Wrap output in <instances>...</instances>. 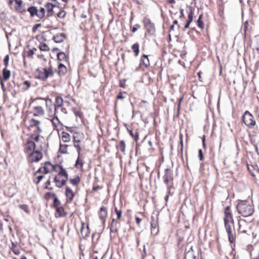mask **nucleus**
Wrapping results in <instances>:
<instances>
[{
  "instance_id": "57",
  "label": "nucleus",
  "mask_w": 259,
  "mask_h": 259,
  "mask_svg": "<svg viewBox=\"0 0 259 259\" xmlns=\"http://www.w3.org/2000/svg\"><path fill=\"white\" fill-rule=\"evenodd\" d=\"M123 94H126V92H120L116 96V100H123L125 98Z\"/></svg>"
},
{
  "instance_id": "21",
  "label": "nucleus",
  "mask_w": 259,
  "mask_h": 259,
  "mask_svg": "<svg viewBox=\"0 0 259 259\" xmlns=\"http://www.w3.org/2000/svg\"><path fill=\"white\" fill-rule=\"evenodd\" d=\"M77 157L74 166L78 169L82 170L83 166L85 163L84 156L81 153V151H77Z\"/></svg>"
},
{
  "instance_id": "31",
  "label": "nucleus",
  "mask_w": 259,
  "mask_h": 259,
  "mask_svg": "<svg viewBox=\"0 0 259 259\" xmlns=\"http://www.w3.org/2000/svg\"><path fill=\"white\" fill-rule=\"evenodd\" d=\"M189 11L188 13V20H187L186 24L184 26V30L189 27L190 24L193 21L194 18V10L191 7H189Z\"/></svg>"
},
{
  "instance_id": "35",
  "label": "nucleus",
  "mask_w": 259,
  "mask_h": 259,
  "mask_svg": "<svg viewBox=\"0 0 259 259\" xmlns=\"http://www.w3.org/2000/svg\"><path fill=\"white\" fill-rule=\"evenodd\" d=\"M70 146H71V145L59 142V152L61 154H68V148Z\"/></svg>"
},
{
  "instance_id": "47",
  "label": "nucleus",
  "mask_w": 259,
  "mask_h": 259,
  "mask_svg": "<svg viewBox=\"0 0 259 259\" xmlns=\"http://www.w3.org/2000/svg\"><path fill=\"white\" fill-rule=\"evenodd\" d=\"M38 48L42 52H49L50 50L49 46L46 42H39Z\"/></svg>"
},
{
  "instance_id": "39",
  "label": "nucleus",
  "mask_w": 259,
  "mask_h": 259,
  "mask_svg": "<svg viewBox=\"0 0 259 259\" xmlns=\"http://www.w3.org/2000/svg\"><path fill=\"white\" fill-rule=\"evenodd\" d=\"M63 100L62 98L59 95H57L55 97V102L54 103L55 107L59 110V108L63 105Z\"/></svg>"
},
{
  "instance_id": "33",
  "label": "nucleus",
  "mask_w": 259,
  "mask_h": 259,
  "mask_svg": "<svg viewBox=\"0 0 259 259\" xmlns=\"http://www.w3.org/2000/svg\"><path fill=\"white\" fill-rule=\"evenodd\" d=\"M90 231L88 225H86L85 223L81 222L80 228V234L82 237H86L89 236Z\"/></svg>"
},
{
  "instance_id": "6",
  "label": "nucleus",
  "mask_w": 259,
  "mask_h": 259,
  "mask_svg": "<svg viewBox=\"0 0 259 259\" xmlns=\"http://www.w3.org/2000/svg\"><path fill=\"white\" fill-rule=\"evenodd\" d=\"M67 132L72 134L73 144L77 151H82L80 143L84 139V135L82 132L75 131L74 128L70 126H65Z\"/></svg>"
},
{
  "instance_id": "42",
  "label": "nucleus",
  "mask_w": 259,
  "mask_h": 259,
  "mask_svg": "<svg viewBox=\"0 0 259 259\" xmlns=\"http://www.w3.org/2000/svg\"><path fill=\"white\" fill-rule=\"evenodd\" d=\"M151 230H156V233H157L158 230V222L157 220L154 219V218L152 217L151 218V221L150 223Z\"/></svg>"
},
{
  "instance_id": "48",
  "label": "nucleus",
  "mask_w": 259,
  "mask_h": 259,
  "mask_svg": "<svg viewBox=\"0 0 259 259\" xmlns=\"http://www.w3.org/2000/svg\"><path fill=\"white\" fill-rule=\"evenodd\" d=\"M57 59L60 61H67V57L64 52H60L57 54Z\"/></svg>"
},
{
  "instance_id": "23",
  "label": "nucleus",
  "mask_w": 259,
  "mask_h": 259,
  "mask_svg": "<svg viewBox=\"0 0 259 259\" xmlns=\"http://www.w3.org/2000/svg\"><path fill=\"white\" fill-rule=\"evenodd\" d=\"M185 259H198V253L194 251L192 246L186 249Z\"/></svg>"
},
{
  "instance_id": "61",
  "label": "nucleus",
  "mask_w": 259,
  "mask_h": 259,
  "mask_svg": "<svg viewBox=\"0 0 259 259\" xmlns=\"http://www.w3.org/2000/svg\"><path fill=\"white\" fill-rule=\"evenodd\" d=\"M141 27V26L139 24H135L133 28L131 29V31L133 33L135 32L138 29Z\"/></svg>"
},
{
  "instance_id": "10",
  "label": "nucleus",
  "mask_w": 259,
  "mask_h": 259,
  "mask_svg": "<svg viewBox=\"0 0 259 259\" xmlns=\"http://www.w3.org/2000/svg\"><path fill=\"white\" fill-rule=\"evenodd\" d=\"M230 246L233 250L236 247V233L234 225H224Z\"/></svg>"
},
{
  "instance_id": "53",
  "label": "nucleus",
  "mask_w": 259,
  "mask_h": 259,
  "mask_svg": "<svg viewBox=\"0 0 259 259\" xmlns=\"http://www.w3.org/2000/svg\"><path fill=\"white\" fill-rule=\"evenodd\" d=\"M68 111L66 108L63 105L61 106V107L59 108V114L62 115L63 117L64 115L67 114Z\"/></svg>"
},
{
  "instance_id": "4",
  "label": "nucleus",
  "mask_w": 259,
  "mask_h": 259,
  "mask_svg": "<svg viewBox=\"0 0 259 259\" xmlns=\"http://www.w3.org/2000/svg\"><path fill=\"white\" fill-rule=\"evenodd\" d=\"M57 167L58 169L55 171L57 174L54 177L53 182L57 187L61 188L66 185L69 176L67 170L62 165H61Z\"/></svg>"
},
{
  "instance_id": "37",
  "label": "nucleus",
  "mask_w": 259,
  "mask_h": 259,
  "mask_svg": "<svg viewBox=\"0 0 259 259\" xmlns=\"http://www.w3.org/2000/svg\"><path fill=\"white\" fill-rule=\"evenodd\" d=\"M168 2L169 4L170 5V9L169 10V12L171 14H175L177 13V10H178L179 7L178 6L176 5V1L175 0H168Z\"/></svg>"
},
{
  "instance_id": "38",
  "label": "nucleus",
  "mask_w": 259,
  "mask_h": 259,
  "mask_svg": "<svg viewBox=\"0 0 259 259\" xmlns=\"http://www.w3.org/2000/svg\"><path fill=\"white\" fill-rule=\"evenodd\" d=\"M2 78H0V80H3L4 81H6L9 79L11 76V71L8 70L7 68L5 67L2 71Z\"/></svg>"
},
{
  "instance_id": "5",
  "label": "nucleus",
  "mask_w": 259,
  "mask_h": 259,
  "mask_svg": "<svg viewBox=\"0 0 259 259\" xmlns=\"http://www.w3.org/2000/svg\"><path fill=\"white\" fill-rule=\"evenodd\" d=\"M54 73L55 71L51 62H49L48 66L45 68L39 67L35 71V77L42 81H46L48 78L53 77Z\"/></svg>"
},
{
  "instance_id": "54",
  "label": "nucleus",
  "mask_w": 259,
  "mask_h": 259,
  "mask_svg": "<svg viewBox=\"0 0 259 259\" xmlns=\"http://www.w3.org/2000/svg\"><path fill=\"white\" fill-rule=\"evenodd\" d=\"M103 188L102 186L97 185L96 183L93 184V188L92 189V192H94L96 191H98Z\"/></svg>"
},
{
  "instance_id": "25",
  "label": "nucleus",
  "mask_w": 259,
  "mask_h": 259,
  "mask_svg": "<svg viewBox=\"0 0 259 259\" xmlns=\"http://www.w3.org/2000/svg\"><path fill=\"white\" fill-rule=\"evenodd\" d=\"M45 174L39 168L33 175V182L38 185L40 181L44 178Z\"/></svg>"
},
{
  "instance_id": "24",
  "label": "nucleus",
  "mask_w": 259,
  "mask_h": 259,
  "mask_svg": "<svg viewBox=\"0 0 259 259\" xmlns=\"http://www.w3.org/2000/svg\"><path fill=\"white\" fill-rule=\"evenodd\" d=\"M17 87L19 89L20 91L22 92H25L28 90L33 84L30 80H24L22 82H17L16 84Z\"/></svg>"
},
{
  "instance_id": "44",
  "label": "nucleus",
  "mask_w": 259,
  "mask_h": 259,
  "mask_svg": "<svg viewBox=\"0 0 259 259\" xmlns=\"http://www.w3.org/2000/svg\"><path fill=\"white\" fill-rule=\"evenodd\" d=\"M44 198L46 200L53 199V202H55V200L56 199H57V200H59V198L56 196V195L55 193L52 192H47L44 195Z\"/></svg>"
},
{
  "instance_id": "13",
  "label": "nucleus",
  "mask_w": 259,
  "mask_h": 259,
  "mask_svg": "<svg viewBox=\"0 0 259 259\" xmlns=\"http://www.w3.org/2000/svg\"><path fill=\"white\" fill-rule=\"evenodd\" d=\"M242 120L249 128H253L256 125L254 117L248 111H245L242 116Z\"/></svg>"
},
{
  "instance_id": "3",
  "label": "nucleus",
  "mask_w": 259,
  "mask_h": 259,
  "mask_svg": "<svg viewBox=\"0 0 259 259\" xmlns=\"http://www.w3.org/2000/svg\"><path fill=\"white\" fill-rule=\"evenodd\" d=\"M236 202V209L238 214L244 218L250 217L253 215L254 208L252 202L248 200L240 199Z\"/></svg>"
},
{
  "instance_id": "51",
  "label": "nucleus",
  "mask_w": 259,
  "mask_h": 259,
  "mask_svg": "<svg viewBox=\"0 0 259 259\" xmlns=\"http://www.w3.org/2000/svg\"><path fill=\"white\" fill-rule=\"evenodd\" d=\"M66 15V12L65 10L61 9L57 13V17L60 19H63Z\"/></svg>"
},
{
  "instance_id": "27",
  "label": "nucleus",
  "mask_w": 259,
  "mask_h": 259,
  "mask_svg": "<svg viewBox=\"0 0 259 259\" xmlns=\"http://www.w3.org/2000/svg\"><path fill=\"white\" fill-rule=\"evenodd\" d=\"M110 231L112 233H117L120 227V221L113 218L109 225Z\"/></svg>"
},
{
  "instance_id": "19",
  "label": "nucleus",
  "mask_w": 259,
  "mask_h": 259,
  "mask_svg": "<svg viewBox=\"0 0 259 259\" xmlns=\"http://www.w3.org/2000/svg\"><path fill=\"white\" fill-rule=\"evenodd\" d=\"M59 117L63 118V116L58 113L49 118L54 130H58L59 126L63 125V123L61 121Z\"/></svg>"
},
{
  "instance_id": "12",
  "label": "nucleus",
  "mask_w": 259,
  "mask_h": 259,
  "mask_svg": "<svg viewBox=\"0 0 259 259\" xmlns=\"http://www.w3.org/2000/svg\"><path fill=\"white\" fill-rule=\"evenodd\" d=\"M163 180V183L166 186V189L174 188V177L172 170L170 168H167L164 169Z\"/></svg>"
},
{
  "instance_id": "17",
  "label": "nucleus",
  "mask_w": 259,
  "mask_h": 259,
  "mask_svg": "<svg viewBox=\"0 0 259 259\" xmlns=\"http://www.w3.org/2000/svg\"><path fill=\"white\" fill-rule=\"evenodd\" d=\"M150 66V61L148 56L146 55H143L141 56L140 63L138 67L136 68V70L145 71Z\"/></svg>"
},
{
  "instance_id": "1",
  "label": "nucleus",
  "mask_w": 259,
  "mask_h": 259,
  "mask_svg": "<svg viewBox=\"0 0 259 259\" xmlns=\"http://www.w3.org/2000/svg\"><path fill=\"white\" fill-rule=\"evenodd\" d=\"M40 125L41 122L38 120L31 118L29 120L27 129L29 136L24 143L23 147L29 167H33L35 163H38L44 156L41 141L44 138L40 136L42 132Z\"/></svg>"
},
{
  "instance_id": "36",
  "label": "nucleus",
  "mask_w": 259,
  "mask_h": 259,
  "mask_svg": "<svg viewBox=\"0 0 259 259\" xmlns=\"http://www.w3.org/2000/svg\"><path fill=\"white\" fill-rule=\"evenodd\" d=\"M68 181L69 182V183L72 186L77 188L79 184L80 183L81 178L79 176H76L73 178H68Z\"/></svg>"
},
{
  "instance_id": "20",
  "label": "nucleus",
  "mask_w": 259,
  "mask_h": 259,
  "mask_svg": "<svg viewBox=\"0 0 259 259\" xmlns=\"http://www.w3.org/2000/svg\"><path fill=\"white\" fill-rule=\"evenodd\" d=\"M52 36V32L48 30L41 32L36 36L35 38L39 42H45L51 38Z\"/></svg>"
},
{
  "instance_id": "46",
  "label": "nucleus",
  "mask_w": 259,
  "mask_h": 259,
  "mask_svg": "<svg viewBox=\"0 0 259 259\" xmlns=\"http://www.w3.org/2000/svg\"><path fill=\"white\" fill-rule=\"evenodd\" d=\"M203 14H201L198 17V20H197L196 23L198 27L201 29L203 30L204 28V25L203 21L202 20L203 19Z\"/></svg>"
},
{
  "instance_id": "52",
  "label": "nucleus",
  "mask_w": 259,
  "mask_h": 259,
  "mask_svg": "<svg viewBox=\"0 0 259 259\" xmlns=\"http://www.w3.org/2000/svg\"><path fill=\"white\" fill-rule=\"evenodd\" d=\"M19 207L24 211L27 213H29L30 210L29 207L27 204H21L19 205Z\"/></svg>"
},
{
  "instance_id": "11",
  "label": "nucleus",
  "mask_w": 259,
  "mask_h": 259,
  "mask_svg": "<svg viewBox=\"0 0 259 259\" xmlns=\"http://www.w3.org/2000/svg\"><path fill=\"white\" fill-rule=\"evenodd\" d=\"M51 207L55 209L54 215L56 218H65L67 215V212L63 207L60 200L55 199L53 202Z\"/></svg>"
},
{
  "instance_id": "16",
  "label": "nucleus",
  "mask_w": 259,
  "mask_h": 259,
  "mask_svg": "<svg viewBox=\"0 0 259 259\" xmlns=\"http://www.w3.org/2000/svg\"><path fill=\"white\" fill-rule=\"evenodd\" d=\"M61 164H53L50 161H46L41 164V166L39 168L45 174H51L55 172L57 169L58 166H60Z\"/></svg>"
},
{
  "instance_id": "29",
  "label": "nucleus",
  "mask_w": 259,
  "mask_h": 259,
  "mask_svg": "<svg viewBox=\"0 0 259 259\" xmlns=\"http://www.w3.org/2000/svg\"><path fill=\"white\" fill-rule=\"evenodd\" d=\"M45 114V110L42 106L37 105L33 107V114L35 116H42Z\"/></svg>"
},
{
  "instance_id": "41",
  "label": "nucleus",
  "mask_w": 259,
  "mask_h": 259,
  "mask_svg": "<svg viewBox=\"0 0 259 259\" xmlns=\"http://www.w3.org/2000/svg\"><path fill=\"white\" fill-rule=\"evenodd\" d=\"M117 149L120 150L121 152L124 154L125 153V143L123 140H121L119 142L118 144L116 146Z\"/></svg>"
},
{
  "instance_id": "63",
  "label": "nucleus",
  "mask_w": 259,
  "mask_h": 259,
  "mask_svg": "<svg viewBox=\"0 0 259 259\" xmlns=\"http://www.w3.org/2000/svg\"><path fill=\"white\" fill-rule=\"evenodd\" d=\"M125 82L126 80L125 79H120L119 80V85L120 87L124 88L125 87Z\"/></svg>"
},
{
  "instance_id": "15",
  "label": "nucleus",
  "mask_w": 259,
  "mask_h": 259,
  "mask_svg": "<svg viewBox=\"0 0 259 259\" xmlns=\"http://www.w3.org/2000/svg\"><path fill=\"white\" fill-rule=\"evenodd\" d=\"M238 221V232L239 234H248V231L250 229L251 225L250 222H247L246 220L241 219L239 216L237 218Z\"/></svg>"
},
{
  "instance_id": "34",
  "label": "nucleus",
  "mask_w": 259,
  "mask_h": 259,
  "mask_svg": "<svg viewBox=\"0 0 259 259\" xmlns=\"http://www.w3.org/2000/svg\"><path fill=\"white\" fill-rule=\"evenodd\" d=\"M122 208L123 204L122 202L120 203V205L119 207L115 206L114 207V213L116 215V218L115 219L121 221L122 214Z\"/></svg>"
},
{
  "instance_id": "59",
  "label": "nucleus",
  "mask_w": 259,
  "mask_h": 259,
  "mask_svg": "<svg viewBox=\"0 0 259 259\" xmlns=\"http://www.w3.org/2000/svg\"><path fill=\"white\" fill-rule=\"evenodd\" d=\"M166 194L164 198L166 202L168 201L169 196L172 195V193H171V189H166Z\"/></svg>"
},
{
  "instance_id": "32",
  "label": "nucleus",
  "mask_w": 259,
  "mask_h": 259,
  "mask_svg": "<svg viewBox=\"0 0 259 259\" xmlns=\"http://www.w3.org/2000/svg\"><path fill=\"white\" fill-rule=\"evenodd\" d=\"M56 72L60 77H61L66 74L67 69L64 64L60 63L58 65L57 68L56 69Z\"/></svg>"
},
{
  "instance_id": "14",
  "label": "nucleus",
  "mask_w": 259,
  "mask_h": 259,
  "mask_svg": "<svg viewBox=\"0 0 259 259\" xmlns=\"http://www.w3.org/2000/svg\"><path fill=\"white\" fill-rule=\"evenodd\" d=\"M224 225H234V221L233 219V212L231 206H227L224 207Z\"/></svg>"
},
{
  "instance_id": "60",
  "label": "nucleus",
  "mask_w": 259,
  "mask_h": 259,
  "mask_svg": "<svg viewBox=\"0 0 259 259\" xmlns=\"http://www.w3.org/2000/svg\"><path fill=\"white\" fill-rule=\"evenodd\" d=\"M41 26V24H40V23H37V24H35L32 27V32L35 33L37 29L38 28L40 27Z\"/></svg>"
},
{
  "instance_id": "8",
  "label": "nucleus",
  "mask_w": 259,
  "mask_h": 259,
  "mask_svg": "<svg viewBox=\"0 0 259 259\" xmlns=\"http://www.w3.org/2000/svg\"><path fill=\"white\" fill-rule=\"evenodd\" d=\"M41 99L45 101L46 111L48 117L54 116L59 113V110L54 105L52 100L49 97L37 98L35 100Z\"/></svg>"
},
{
  "instance_id": "64",
  "label": "nucleus",
  "mask_w": 259,
  "mask_h": 259,
  "mask_svg": "<svg viewBox=\"0 0 259 259\" xmlns=\"http://www.w3.org/2000/svg\"><path fill=\"white\" fill-rule=\"evenodd\" d=\"M198 156L200 161H203L204 160V156L201 149H199L198 151Z\"/></svg>"
},
{
  "instance_id": "58",
  "label": "nucleus",
  "mask_w": 259,
  "mask_h": 259,
  "mask_svg": "<svg viewBox=\"0 0 259 259\" xmlns=\"http://www.w3.org/2000/svg\"><path fill=\"white\" fill-rule=\"evenodd\" d=\"M180 145H181V148H180V151L181 152V153H183V136L182 134H180Z\"/></svg>"
},
{
  "instance_id": "26",
  "label": "nucleus",
  "mask_w": 259,
  "mask_h": 259,
  "mask_svg": "<svg viewBox=\"0 0 259 259\" xmlns=\"http://www.w3.org/2000/svg\"><path fill=\"white\" fill-rule=\"evenodd\" d=\"M68 132L62 131L59 134L60 142L65 144L71 142V136Z\"/></svg>"
},
{
  "instance_id": "62",
  "label": "nucleus",
  "mask_w": 259,
  "mask_h": 259,
  "mask_svg": "<svg viewBox=\"0 0 259 259\" xmlns=\"http://www.w3.org/2000/svg\"><path fill=\"white\" fill-rule=\"evenodd\" d=\"M9 61V55H6L4 59V63L5 66V67L7 68L8 65V63Z\"/></svg>"
},
{
  "instance_id": "18",
  "label": "nucleus",
  "mask_w": 259,
  "mask_h": 259,
  "mask_svg": "<svg viewBox=\"0 0 259 259\" xmlns=\"http://www.w3.org/2000/svg\"><path fill=\"white\" fill-rule=\"evenodd\" d=\"M144 26L146 30L145 35L148 33L149 35H154L156 33V29L154 24L149 19H146L144 20Z\"/></svg>"
},
{
  "instance_id": "2",
  "label": "nucleus",
  "mask_w": 259,
  "mask_h": 259,
  "mask_svg": "<svg viewBox=\"0 0 259 259\" xmlns=\"http://www.w3.org/2000/svg\"><path fill=\"white\" fill-rule=\"evenodd\" d=\"M56 6L51 3H47L43 7L38 9L36 7L31 6L28 8L27 11L30 13L31 17H36L40 19H48L53 16L54 9Z\"/></svg>"
},
{
  "instance_id": "49",
  "label": "nucleus",
  "mask_w": 259,
  "mask_h": 259,
  "mask_svg": "<svg viewBox=\"0 0 259 259\" xmlns=\"http://www.w3.org/2000/svg\"><path fill=\"white\" fill-rule=\"evenodd\" d=\"M127 131L130 135V136L134 139L135 142H138L139 140V133L136 132L135 133H133L132 130L127 129Z\"/></svg>"
},
{
  "instance_id": "28",
  "label": "nucleus",
  "mask_w": 259,
  "mask_h": 259,
  "mask_svg": "<svg viewBox=\"0 0 259 259\" xmlns=\"http://www.w3.org/2000/svg\"><path fill=\"white\" fill-rule=\"evenodd\" d=\"M107 209L104 206H102L99 211V216L103 224H105L107 217Z\"/></svg>"
},
{
  "instance_id": "40",
  "label": "nucleus",
  "mask_w": 259,
  "mask_h": 259,
  "mask_svg": "<svg viewBox=\"0 0 259 259\" xmlns=\"http://www.w3.org/2000/svg\"><path fill=\"white\" fill-rule=\"evenodd\" d=\"M20 246L18 245L17 243L12 242L11 250L16 255H19L20 253Z\"/></svg>"
},
{
  "instance_id": "45",
  "label": "nucleus",
  "mask_w": 259,
  "mask_h": 259,
  "mask_svg": "<svg viewBox=\"0 0 259 259\" xmlns=\"http://www.w3.org/2000/svg\"><path fill=\"white\" fill-rule=\"evenodd\" d=\"M131 48L134 53L135 56H138L140 53V45L139 43H135L132 46Z\"/></svg>"
},
{
  "instance_id": "56",
  "label": "nucleus",
  "mask_w": 259,
  "mask_h": 259,
  "mask_svg": "<svg viewBox=\"0 0 259 259\" xmlns=\"http://www.w3.org/2000/svg\"><path fill=\"white\" fill-rule=\"evenodd\" d=\"M73 113H74V114L76 116H78L80 118L82 117V113L80 111H79L78 110H77L75 108H74L73 109Z\"/></svg>"
},
{
  "instance_id": "22",
  "label": "nucleus",
  "mask_w": 259,
  "mask_h": 259,
  "mask_svg": "<svg viewBox=\"0 0 259 259\" xmlns=\"http://www.w3.org/2000/svg\"><path fill=\"white\" fill-rule=\"evenodd\" d=\"M65 195L66 202L70 203L73 200L75 196V193L69 186H66L65 188Z\"/></svg>"
},
{
  "instance_id": "55",
  "label": "nucleus",
  "mask_w": 259,
  "mask_h": 259,
  "mask_svg": "<svg viewBox=\"0 0 259 259\" xmlns=\"http://www.w3.org/2000/svg\"><path fill=\"white\" fill-rule=\"evenodd\" d=\"M51 185V180L49 179L47 182L44 184V189L52 190L53 189L52 188L49 187V186Z\"/></svg>"
},
{
  "instance_id": "30",
  "label": "nucleus",
  "mask_w": 259,
  "mask_h": 259,
  "mask_svg": "<svg viewBox=\"0 0 259 259\" xmlns=\"http://www.w3.org/2000/svg\"><path fill=\"white\" fill-rule=\"evenodd\" d=\"M52 39L56 43H61L67 39V36L64 33H58L54 35Z\"/></svg>"
},
{
  "instance_id": "43",
  "label": "nucleus",
  "mask_w": 259,
  "mask_h": 259,
  "mask_svg": "<svg viewBox=\"0 0 259 259\" xmlns=\"http://www.w3.org/2000/svg\"><path fill=\"white\" fill-rule=\"evenodd\" d=\"M34 55V52L33 50H30V49L28 51H25L23 54V57L24 63H25V58H28L29 59H32L33 58V56Z\"/></svg>"
},
{
  "instance_id": "50",
  "label": "nucleus",
  "mask_w": 259,
  "mask_h": 259,
  "mask_svg": "<svg viewBox=\"0 0 259 259\" xmlns=\"http://www.w3.org/2000/svg\"><path fill=\"white\" fill-rule=\"evenodd\" d=\"M175 25L177 26L178 29H179L180 26L178 24V21L177 20L174 21L172 24L170 26L169 28V32L175 30Z\"/></svg>"
},
{
  "instance_id": "9",
  "label": "nucleus",
  "mask_w": 259,
  "mask_h": 259,
  "mask_svg": "<svg viewBox=\"0 0 259 259\" xmlns=\"http://www.w3.org/2000/svg\"><path fill=\"white\" fill-rule=\"evenodd\" d=\"M230 246L233 250L236 247V233L234 225H224Z\"/></svg>"
},
{
  "instance_id": "7",
  "label": "nucleus",
  "mask_w": 259,
  "mask_h": 259,
  "mask_svg": "<svg viewBox=\"0 0 259 259\" xmlns=\"http://www.w3.org/2000/svg\"><path fill=\"white\" fill-rule=\"evenodd\" d=\"M8 5L11 10L17 13L23 14L28 9L21 0H9Z\"/></svg>"
}]
</instances>
